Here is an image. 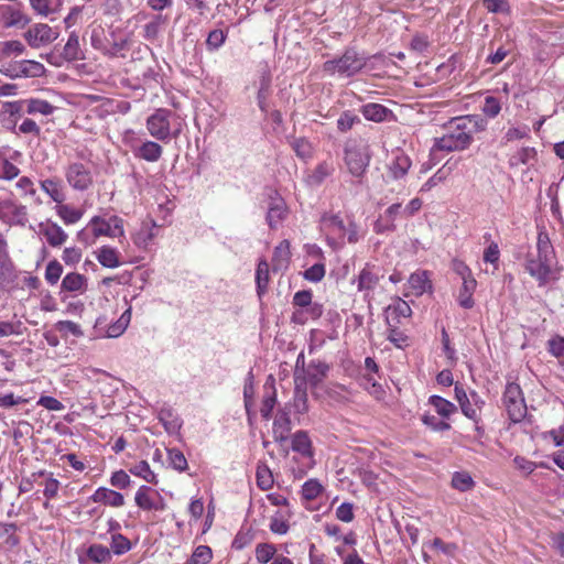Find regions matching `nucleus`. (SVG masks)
I'll list each match as a JSON object with an SVG mask.
<instances>
[{"instance_id": "f257e3e1", "label": "nucleus", "mask_w": 564, "mask_h": 564, "mask_svg": "<svg viewBox=\"0 0 564 564\" xmlns=\"http://www.w3.org/2000/svg\"><path fill=\"white\" fill-rule=\"evenodd\" d=\"M555 265V252L546 234H539L536 254L529 253L525 257V271L538 281L539 286H545L550 282L558 280Z\"/></svg>"}, {"instance_id": "f03ea898", "label": "nucleus", "mask_w": 564, "mask_h": 564, "mask_svg": "<svg viewBox=\"0 0 564 564\" xmlns=\"http://www.w3.org/2000/svg\"><path fill=\"white\" fill-rule=\"evenodd\" d=\"M479 129L475 116L454 118L445 126V133L434 140V148L447 152L463 151L471 144Z\"/></svg>"}, {"instance_id": "7ed1b4c3", "label": "nucleus", "mask_w": 564, "mask_h": 564, "mask_svg": "<svg viewBox=\"0 0 564 564\" xmlns=\"http://www.w3.org/2000/svg\"><path fill=\"white\" fill-rule=\"evenodd\" d=\"M344 153L348 172L361 183L371 160L369 145L361 139L348 140Z\"/></svg>"}, {"instance_id": "20e7f679", "label": "nucleus", "mask_w": 564, "mask_h": 564, "mask_svg": "<svg viewBox=\"0 0 564 564\" xmlns=\"http://www.w3.org/2000/svg\"><path fill=\"white\" fill-rule=\"evenodd\" d=\"M368 58L354 48H348L344 54L323 64V70L329 75L350 77L359 73L367 64Z\"/></svg>"}, {"instance_id": "39448f33", "label": "nucleus", "mask_w": 564, "mask_h": 564, "mask_svg": "<svg viewBox=\"0 0 564 564\" xmlns=\"http://www.w3.org/2000/svg\"><path fill=\"white\" fill-rule=\"evenodd\" d=\"M502 403L506 408L509 419L517 423L521 422L527 415V404L522 390L518 383L509 382L506 386Z\"/></svg>"}, {"instance_id": "423d86ee", "label": "nucleus", "mask_w": 564, "mask_h": 564, "mask_svg": "<svg viewBox=\"0 0 564 564\" xmlns=\"http://www.w3.org/2000/svg\"><path fill=\"white\" fill-rule=\"evenodd\" d=\"M65 178L75 191H87L94 183L93 172L89 166L80 162H72L65 169Z\"/></svg>"}, {"instance_id": "0eeeda50", "label": "nucleus", "mask_w": 564, "mask_h": 564, "mask_svg": "<svg viewBox=\"0 0 564 564\" xmlns=\"http://www.w3.org/2000/svg\"><path fill=\"white\" fill-rule=\"evenodd\" d=\"M172 116L171 110L160 108L156 109L147 119V128L150 134L161 141H164L171 135L170 117Z\"/></svg>"}, {"instance_id": "6e6552de", "label": "nucleus", "mask_w": 564, "mask_h": 564, "mask_svg": "<svg viewBox=\"0 0 564 564\" xmlns=\"http://www.w3.org/2000/svg\"><path fill=\"white\" fill-rule=\"evenodd\" d=\"M15 278L17 271L9 256L8 241L4 234L0 230V288L13 283Z\"/></svg>"}, {"instance_id": "1a4fd4ad", "label": "nucleus", "mask_w": 564, "mask_h": 564, "mask_svg": "<svg viewBox=\"0 0 564 564\" xmlns=\"http://www.w3.org/2000/svg\"><path fill=\"white\" fill-rule=\"evenodd\" d=\"M24 36L29 45L35 48L48 44L56 39L52 28L44 23L34 24Z\"/></svg>"}, {"instance_id": "9d476101", "label": "nucleus", "mask_w": 564, "mask_h": 564, "mask_svg": "<svg viewBox=\"0 0 564 564\" xmlns=\"http://www.w3.org/2000/svg\"><path fill=\"white\" fill-rule=\"evenodd\" d=\"M0 11L6 28H24L31 22V18L19 8L0 6Z\"/></svg>"}, {"instance_id": "9b49d317", "label": "nucleus", "mask_w": 564, "mask_h": 564, "mask_svg": "<svg viewBox=\"0 0 564 564\" xmlns=\"http://www.w3.org/2000/svg\"><path fill=\"white\" fill-rule=\"evenodd\" d=\"M386 312V321L388 326H392V324H399L401 317L406 318L412 314L410 305L400 297L395 299L393 303L387 307Z\"/></svg>"}, {"instance_id": "f8f14e48", "label": "nucleus", "mask_w": 564, "mask_h": 564, "mask_svg": "<svg viewBox=\"0 0 564 564\" xmlns=\"http://www.w3.org/2000/svg\"><path fill=\"white\" fill-rule=\"evenodd\" d=\"M292 430L291 419L288 412L279 411L273 422V437L276 442L283 443L289 438Z\"/></svg>"}, {"instance_id": "ddd939ff", "label": "nucleus", "mask_w": 564, "mask_h": 564, "mask_svg": "<svg viewBox=\"0 0 564 564\" xmlns=\"http://www.w3.org/2000/svg\"><path fill=\"white\" fill-rule=\"evenodd\" d=\"M94 502L104 503L110 507H122L124 505L123 496L115 490L100 487L91 496Z\"/></svg>"}, {"instance_id": "4468645a", "label": "nucleus", "mask_w": 564, "mask_h": 564, "mask_svg": "<svg viewBox=\"0 0 564 564\" xmlns=\"http://www.w3.org/2000/svg\"><path fill=\"white\" fill-rule=\"evenodd\" d=\"M291 259L290 242L282 240L274 249L272 267L274 271L285 270Z\"/></svg>"}, {"instance_id": "2eb2a0df", "label": "nucleus", "mask_w": 564, "mask_h": 564, "mask_svg": "<svg viewBox=\"0 0 564 564\" xmlns=\"http://www.w3.org/2000/svg\"><path fill=\"white\" fill-rule=\"evenodd\" d=\"M87 560L97 564L111 561L110 550L101 544H91L86 551V558L79 557L80 564H87Z\"/></svg>"}, {"instance_id": "dca6fc26", "label": "nucleus", "mask_w": 564, "mask_h": 564, "mask_svg": "<svg viewBox=\"0 0 564 564\" xmlns=\"http://www.w3.org/2000/svg\"><path fill=\"white\" fill-rule=\"evenodd\" d=\"M321 227L327 234L337 235L338 238H344L346 235V226L338 215L324 214L321 218Z\"/></svg>"}, {"instance_id": "f3484780", "label": "nucleus", "mask_w": 564, "mask_h": 564, "mask_svg": "<svg viewBox=\"0 0 564 564\" xmlns=\"http://www.w3.org/2000/svg\"><path fill=\"white\" fill-rule=\"evenodd\" d=\"M286 206L281 197L272 198L269 205L267 220L271 228H275L285 217Z\"/></svg>"}, {"instance_id": "a211bd4d", "label": "nucleus", "mask_w": 564, "mask_h": 564, "mask_svg": "<svg viewBox=\"0 0 564 564\" xmlns=\"http://www.w3.org/2000/svg\"><path fill=\"white\" fill-rule=\"evenodd\" d=\"M411 160L408 155L400 152L395 155L391 164L389 165V174L393 180L403 178L409 169L411 167Z\"/></svg>"}, {"instance_id": "6ab92c4d", "label": "nucleus", "mask_w": 564, "mask_h": 564, "mask_svg": "<svg viewBox=\"0 0 564 564\" xmlns=\"http://www.w3.org/2000/svg\"><path fill=\"white\" fill-rule=\"evenodd\" d=\"M158 225L155 221H144L140 230L134 235L133 241L138 247L147 248V246L156 236Z\"/></svg>"}, {"instance_id": "aec40b11", "label": "nucleus", "mask_w": 564, "mask_h": 564, "mask_svg": "<svg viewBox=\"0 0 564 564\" xmlns=\"http://www.w3.org/2000/svg\"><path fill=\"white\" fill-rule=\"evenodd\" d=\"M167 23V17L154 14L150 21L143 26V39L150 42L159 37L162 26Z\"/></svg>"}, {"instance_id": "412c9836", "label": "nucleus", "mask_w": 564, "mask_h": 564, "mask_svg": "<svg viewBox=\"0 0 564 564\" xmlns=\"http://www.w3.org/2000/svg\"><path fill=\"white\" fill-rule=\"evenodd\" d=\"M380 275L375 271V267L367 264L358 275V290L371 291L379 283Z\"/></svg>"}, {"instance_id": "4be33fe9", "label": "nucleus", "mask_w": 564, "mask_h": 564, "mask_svg": "<svg viewBox=\"0 0 564 564\" xmlns=\"http://www.w3.org/2000/svg\"><path fill=\"white\" fill-rule=\"evenodd\" d=\"M328 370H329L328 365L318 360V361H311L307 366L305 373H306V377H307L310 383L312 386L316 387L326 377Z\"/></svg>"}, {"instance_id": "5701e85b", "label": "nucleus", "mask_w": 564, "mask_h": 564, "mask_svg": "<svg viewBox=\"0 0 564 564\" xmlns=\"http://www.w3.org/2000/svg\"><path fill=\"white\" fill-rule=\"evenodd\" d=\"M477 281L474 278H465L458 295V303L464 308H471L475 304L473 294L476 290Z\"/></svg>"}, {"instance_id": "b1692460", "label": "nucleus", "mask_w": 564, "mask_h": 564, "mask_svg": "<svg viewBox=\"0 0 564 564\" xmlns=\"http://www.w3.org/2000/svg\"><path fill=\"white\" fill-rule=\"evenodd\" d=\"M42 234L52 247H58L67 239L66 232L57 224H47Z\"/></svg>"}, {"instance_id": "393cba45", "label": "nucleus", "mask_w": 564, "mask_h": 564, "mask_svg": "<svg viewBox=\"0 0 564 564\" xmlns=\"http://www.w3.org/2000/svg\"><path fill=\"white\" fill-rule=\"evenodd\" d=\"M87 279L79 273L72 272L62 280L61 289L66 292H82L86 289Z\"/></svg>"}, {"instance_id": "a878e982", "label": "nucleus", "mask_w": 564, "mask_h": 564, "mask_svg": "<svg viewBox=\"0 0 564 564\" xmlns=\"http://www.w3.org/2000/svg\"><path fill=\"white\" fill-rule=\"evenodd\" d=\"M9 223L11 225L24 226L28 221V209L24 205H18L13 202L6 204Z\"/></svg>"}, {"instance_id": "bb28decb", "label": "nucleus", "mask_w": 564, "mask_h": 564, "mask_svg": "<svg viewBox=\"0 0 564 564\" xmlns=\"http://www.w3.org/2000/svg\"><path fill=\"white\" fill-rule=\"evenodd\" d=\"M292 449L303 456H312V442L305 431H297L292 437Z\"/></svg>"}, {"instance_id": "cd10ccee", "label": "nucleus", "mask_w": 564, "mask_h": 564, "mask_svg": "<svg viewBox=\"0 0 564 564\" xmlns=\"http://www.w3.org/2000/svg\"><path fill=\"white\" fill-rule=\"evenodd\" d=\"M390 110L380 104H367L361 107V113L367 120L380 122L386 119Z\"/></svg>"}, {"instance_id": "c85d7f7f", "label": "nucleus", "mask_w": 564, "mask_h": 564, "mask_svg": "<svg viewBox=\"0 0 564 564\" xmlns=\"http://www.w3.org/2000/svg\"><path fill=\"white\" fill-rule=\"evenodd\" d=\"M152 494L159 496L152 488L144 485L141 486L134 497L137 506L143 510H152L153 507H155V500Z\"/></svg>"}, {"instance_id": "c756f323", "label": "nucleus", "mask_w": 564, "mask_h": 564, "mask_svg": "<svg viewBox=\"0 0 564 564\" xmlns=\"http://www.w3.org/2000/svg\"><path fill=\"white\" fill-rule=\"evenodd\" d=\"M162 147L153 141L144 142L138 150V156L148 161L156 162L162 155Z\"/></svg>"}, {"instance_id": "7c9ffc66", "label": "nucleus", "mask_w": 564, "mask_h": 564, "mask_svg": "<svg viewBox=\"0 0 564 564\" xmlns=\"http://www.w3.org/2000/svg\"><path fill=\"white\" fill-rule=\"evenodd\" d=\"M269 280V263L265 260H260L256 271L257 293L259 297L267 292Z\"/></svg>"}, {"instance_id": "2f4dec72", "label": "nucleus", "mask_w": 564, "mask_h": 564, "mask_svg": "<svg viewBox=\"0 0 564 564\" xmlns=\"http://www.w3.org/2000/svg\"><path fill=\"white\" fill-rule=\"evenodd\" d=\"M41 187L55 203L61 204L65 199L59 181L54 178L44 180L41 182Z\"/></svg>"}, {"instance_id": "473e14b6", "label": "nucleus", "mask_w": 564, "mask_h": 564, "mask_svg": "<svg viewBox=\"0 0 564 564\" xmlns=\"http://www.w3.org/2000/svg\"><path fill=\"white\" fill-rule=\"evenodd\" d=\"M409 285L414 291L415 295L423 294L427 288H431V283L426 271H417L410 275Z\"/></svg>"}, {"instance_id": "72a5a7b5", "label": "nucleus", "mask_w": 564, "mask_h": 564, "mask_svg": "<svg viewBox=\"0 0 564 564\" xmlns=\"http://www.w3.org/2000/svg\"><path fill=\"white\" fill-rule=\"evenodd\" d=\"M63 57L68 61H77L80 58L79 39L75 32H72L63 48Z\"/></svg>"}, {"instance_id": "f704fd0d", "label": "nucleus", "mask_w": 564, "mask_h": 564, "mask_svg": "<svg viewBox=\"0 0 564 564\" xmlns=\"http://www.w3.org/2000/svg\"><path fill=\"white\" fill-rule=\"evenodd\" d=\"M90 226L93 228V232L96 237L99 236H108V237H117V232L112 230L110 220H105L99 216H95L90 220Z\"/></svg>"}, {"instance_id": "c9c22d12", "label": "nucleus", "mask_w": 564, "mask_h": 564, "mask_svg": "<svg viewBox=\"0 0 564 564\" xmlns=\"http://www.w3.org/2000/svg\"><path fill=\"white\" fill-rule=\"evenodd\" d=\"M97 259L106 268H117L120 264L117 251L107 246L100 248Z\"/></svg>"}, {"instance_id": "e433bc0d", "label": "nucleus", "mask_w": 564, "mask_h": 564, "mask_svg": "<svg viewBox=\"0 0 564 564\" xmlns=\"http://www.w3.org/2000/svg\"><path fill=\"white\" fill-rule=\"evenodd\" d=\"M430 404L433 405L436 412L443 417H449V415L457 410L454 403L440 395H432L430 398Z\"/></svg>"}, {"instance_id": "4c0bfd02", "label": "nucleus", "mask_w": 564, "mask_h": 564, "mask_svg": "<svg viewBox=\"0 0 564 564\" xmlns=\"http://www.w3.org/2000/svg\"><path fill=\"white\" fill-rule=\"evenodd\" d=\"M535 159L536 150L534 148L525 147L510 158V165L518 166L519 164H530L532 161H535Z\"/></svg>"}, {"instance_id": "58836bf2", "label": "nucleus", "mask_w": 564, "mask_h": 564, "mask_svg": "<svg viewBox=\"0 0 564 564\" xmlns=\"http://www.w3.org/2000/svg\"><path fill=\"white\" fill-rule=\"evenodd\" d=\"M213 557L212 549L207 545L197 546L185 564H208Z\"/></svg>"}, {"instance_id": "ea45409f", "label": "nucleus", "mask_w": 564, "mask_h": 564, "mask_svg": "<svg viewBox=\"0 0 564 564\" xmlns=\"http://www.w3.org/2000/svg\"><path fill=\"white\" fill-rule=\"evenodd\" d=\"M130 473L134 476L143 478L147 482L156 484V476L151 470L150 465L145 460H141L130 468Z\"/></svg>"}, {"instance_id": "a19ab883", "label": "nucleus", "mask_w": 564, "mask_h": 564, "mask_svg": "<svg viewBox=\"0 0 564 564\" xmlns=\"http://www.w3.org/2000/svg\"><path fill=\"white\" fill-rule=\"evenodd\" d=\"M55 107L46 100L42 99H30L28 100V113H41L44 116L52 115Z\"/></svg>"}, {"instance_id": "79ce46f5", "label": "nucleus", "mask_w": 564, "mask_h": 564, "mask_svg": "<svg viewBox=\"0 0 564 564\" xmlns=\"http://www.w3.org/2000/svg\"><path fill=\"white\" fill-rule=\"evenodd\" d=\"M100 9L105 17L119 18L123 12V3L121 0H102Z\"/></svg>"}, {"instance_id": "37998d69", "label": "nucleus", "mask_w": 564, "mask_h": 564, "mask_svg": "<svg viewBox=\"0 0 564 564\" xmlns=\"http://www.w3.org/2000/svg\"><path fill=\"white\" fill-rule=\"evenodd\" d=\"M167 459L171 466L177 471H185L187 469V459L178 448H169Z\"/></svg>"}, {"instance_id": "c03bdc74", "label": "nucleus", "mask_w": 564, "mask_h": 564, "mask_svg": "<svg viewBox=\"0 0 564 564\" xmlns=\"http://www.w3.org/2000/svg\"><path fill=\"white\" fill-rule=\"evenodd\" d=\"M323 491V486L316 479H308L302 487V496L305 500L316 499Z\"/></svg>"}, {"instance_id": "a18cd8bd", "label": "nucleus", "mask_w": 564, "mask_h": 564, "mask_svg": "<svg viewBox=\"0 0 564 564\" xmlns=\"http://www.w3.org/2000/svg\"><path fill=\"white\" fill-rule=\"evenodd\" d=\"M276 549L273 544L260 543L256 547V558L260 564H267L273 558Z\"/></svg>"}, {"instance_id": "49530a36", "label": "nucleus", "mask_w": 564, "mask_h": 564, "mask_svg": "<svg viewBox=\"0 0 564 564\" xmlns=\"http://www.w3.org/2000/svg\"><path fill=\"white\" fill-rule=\"evenodd\" d=\"M474 480L468 473H455L452 477V486L459 491H467L473 488Z\"/></svg>"}, {"instance_id": "de8ad7c7", "label": "nucleus", "mask_w": 564, "mask_h": 564, "mask_svg": "<svg viewBox=\"0 0 564 564\" xmlns=\"http://www.w3.org/2000/svg\"><path fill=\"white\" fill-rule=\"evenodd\" d=\"M257 484L262 490H268L273 485V476L265 465H259L257 468Z\"/></svg>"}, {"instance_id": "09e8293b", "label": "nucleus", "mask_w": 564, "mask_h": 564, "mask_svg": "<svg viewBox=\"0 0 564 564\" xmlns=\"http://www.w3.org/2000/svg\"><path fill=\"white\" fill-rule=\"evenodd\" d=\"M111 550L116 555H122L131 550V542L120 533L111 536Z\"/></svg>"}, {"instance_id": "8fccbe9b", "label": "nucleus", "mask_w": 564, "mask_h": 564, "mask_svg": "<svg viewBox=\"0 0 564 564\" xmlns=\"http://www.w3.org/2000/svg\"><path fill=\"white\" fill-rule=\"evenodd\" d=\"M62 273H63V265L57 260H52L46 265L45 280L51 285H54L61 279Z\"/></svg>"}, {"instance_id": "3c124183", "label": "nucleus", "mask_w": 564, "mask_h": 564, "mask_svg": "<svg viewBox=\"0 0 564 564\" xmlns=\"http://www.w3.org/2000/svg\"><path fill=\"white\" fill-rule=\"evenodd\" d=\"M57 213L65 224H75L83 216V213L80 210L75 209L69 205L58 206Z\"/></svg>"}, {"instance_id": "603ef678", "label": "nucleus", "mask_w": 564, "mask_h": 564, "mask_svg": "<svg viewBox=\"0 0 564 564\" xmlns=\"http://www.w3.org/2000/svg\"><path fill=\"white\" fill-rule=\"evenodd\" d=\"M44 66L35 61H22L20 64V72L24 76L37 77L44 73Z\"/></svg>"}, {"instance_id": "864d4df0", "label": "nucleus", "mask_w": 564, "mask_h": 564, "mask_svg": "<svg viewBox=\"0 0 564 564\" xmlns=\"http://www.w3.org/2000/svg\"><path fill=\"white\" fill-rule=\"evenodd\" d=\"M291 145L299 158L305 160L312 156V145L306 139H294Z\"/></svg>"}, {"instance_id": "5fc2aeb1", "label": "nucleus", "mask_w": 564, "mask_h": 564, "mask_svg": "<svg viewBox=\"0 0 564 564\" xmlns=\"http://www.w3.org/2000/svg\"><path fill=\"white\" fill-rule=\"evenodd\" d=\"M334 172V167L332 164L327 162H323L316 166V169L311 174L310 178L314 184H321L326 177H328Z\"/></svg>"}, {"instance_id": "6e6d98bb", "label": "nucleus", "mask_w": 564, "mask_h": 564, "mask_svg": "<svg viewBox=\"0 0 564 564\" xmlns=\"http://www.w3.org/2000/svg\"><path fill=\"white\" fill-rule=\"evenodd\" d=\"M388 339L398 348L408 346L409 337L398 329V324L389 326Z\"/></svg>"}, {"instance_id": "4d7b16f0", "label": "nucleus", "mask_w": 564, "mask_h": 564, "mask_svg": "<svg viewBox=\"0 0 564 564\" xmlns=\"http://www.w3.org/2000/svg\"><path fill=\"white\" fill-rule=\"evenodd\" d=\"M293 405L295 411L301 414L306 413L308 410L307 393L305 390L300 389L299 384L295 388Z\"/></svg>"}, {"instance_id": "13d9d810", "label": "nucleus", "mask_w": 564, "mask_h": 564, "mask_svg": "<svg viewBox=\"0 0 564 564\" xmlns=\"http://www.w3.org/2000/svg\"><path fill=\"white\" fill-rule=\"evenodd\" d=\"M44 477L45 480L43 482L37 484L44 486L43 495L46 497L47 500H50L57 496L59 481L47 474Z\"/></svg>"}, {"instance_id": "bf43d9fd", "label": "nucleus", "mask_w": 564, "mask_h": 564, "mask_svg": "<svg viewBox=\"0 0 564 564\" xmlns=\"http://www.w3.org/2000/svg\"><path fill=\"white\" fill-rule=\"evenodd\" d=\"M20 173V170L17 165L11 163L9 160L3 159L0 162V177L4 180H13Z\"/></svg>"}, {"instance_id": "052dcab7", "label": "nucleus", "mask_w": 564, "mask_h": 564, "mask_svg": "<svg viewBox=\"0 0 564 564\" xmlns=\"http://www.w3.org/2000/svg\"><path fill=\"white\" fill-rule=\"evenodd\" d=\"M225 40H226V34L224 33V31L216 29V30H213L212 32H209L207 40H206V45L212 51L217 50L224 44Z\"/></svg>"}, {"instance_id": "680f3d73", "label": "nucleus", "mask_w": 564, "mask_h": 564, "mask_svg": "<svg viewBox=\"0 0 564 564\" xmlns=\"http://www.w3.org/2000/svg\"><path fill=\"white\" fill-rule=\"evenodd\" d=\"M500 110H501V105L497 98H495L492 96H487L485 98L482 111L486 116H488L490 118H495L496 116H498Z\"/></svg>"}, {"instance_id": "e2e57ef3", "label": "nucleus", "mask_w": 564, "mask_h": 564, "mask_svg": "<svg viewBox=\"0 0 564 564\" xmlns=\"http://www.w3.org/2000/svg\"><path fill=\"white\" fill-rule=\"evenodd\" d=\"M15 530L17 525L14 523L0 522V539L6 536L8 544L17 545L19 543V539L14 535Z\"/></svg>"}, {"instance_id": "0e129e2a", "label": "nucleus", "mask_w": 564, "mask_h": 564, "mask_svg": "<svg viewBox=\"0 0 564 564\" xmlns=\"http://www.w3.org/2000/svg\"><path fill=\"white\" fill-rule=\"evenodd\" d=\"M20 334H22V323L20 321L0 322V337Z\"/></svg>"}, {"instance_id": "69168bd1", "label": "nucleus", "mask_w": 564, "mask_h": 564, "mask_svg": "<svg viewBox=\"0 0 564 564\" xmlns=\"http://www.w3.org/2000/svg\"><path fill=\"white\" fill-rule=\"evenodd\" d=\"M482 4L491 13H508L510 9L507 0H484Z\"/></svg>"}, {"instance_id": "338daca9", "label": "nucleus", "mask_w": 564, "mask_h": 564, "mask_svg": "<svg viewBox=\"0 0 564 564\" xmlns=\"http://www.w3.org/2000/svg\"><path fill=\"white\" fill-rule=\"evenodd\" d=\"M325 275V267L322 263H315L304 272V279L311 282H319Z\"/></svg>"}, {"instance_id": "774afa93", "label": "nucleus", "mask_w": 564, "mask_h": 564, "mask_svg": "<svg viewBox=\"0 0 564 564\" xmlns=\"http://www.w3.org/2000/svg\"><path fill=\"white\" fill-rule=\"evenodd\" d=\"M549 351L555 357L564 356V337L556 336L547 341Z\"/></svg>"}]
</instances>
